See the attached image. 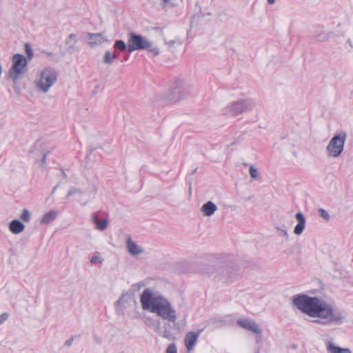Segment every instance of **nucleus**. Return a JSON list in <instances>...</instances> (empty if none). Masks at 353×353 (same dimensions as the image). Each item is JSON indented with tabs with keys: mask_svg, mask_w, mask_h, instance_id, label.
Returning <instances> with one entry per match:
<instances>
[{
	"mask_svg": "<svg viewBox=\"0 0 353 353\" xmlns=\"http://www.w3.org/2000/svg\"><path fill=\"white\" fill-rule=\"evenodd\" d=\"M292 303L305 314L316 319V323L322 325H341L347 317L344 310L321 298L297 294L292 297Z\"/></svg>",
	"mask_w": 353,
	"mask_h": 353,
	"instance_id": "obj_1",
	"label": "nucleus"
},
{
	"mask_svg": "<svg viewBox=\"0 0 353 353\" xmlns=\"http://www.w3.org/2000/svg\"><path fill=\"white\" fill-rule=\"evenodd\" d=\"M140 303L143 310L156 314L168 323H174L177 319L176 311L171 302L152 288L143 290Z\"/></svg>",
	"mask_w": 353,
	"mask_h": 353,
	"instance_id": "obj_2",
	"label": "nucleus"
},
{
	"mask_svg": "<svg viewBox=\"0 0 353 353\" xmlns=\"http://www.w3.org/2000/svg\"><path fill=\"white\" fill-rule=\"evenodd\" d=\"M58 71L50 66L39 70L37 73L34 84L36 90L42 94L50 92L58 80Z\"/></svg>",
	"mask_w": 353,
	"mask_h": 353,
	"instance_id": "obj_3",
	"label": "nucleus"
},
{
	"mask_svg": "<svg viewBox=\"0 0 353 353\" xmlns=\"http://www.w3.org/2000/svg\"><path fill=\"white\" fill-rule=\"evenodd\" d=\"M147 50L152 55L157 56L159 54V49L153 45L148 38L133 32L128 34V50L132 52L136 50Z\"/></svg>",
	"mask_w": 353,
	"mask_h": 353,
	"instance_id": "obj_4",
	"label": "nucleus"
},
{
	"mask_svg": "<svg viewBox=\"0 0 353 353\" xmlns=\"http://www.w3.org/2000/svg\"><path fill=\"white\" fill-rule=\"evenodd\" d=\"M193 86L191 83L185 79H176L167 94L166 98L168 102H176L187 97Z\"/></svg>",
	"mask_w": 353,
	"mask_h": 353,
	"instance_id": "obj_5",
	"label": "nucleus"
},
{
	"mask_svg": "<svg viewBox=\"0 0 353 353\" xmlns=\"http://www.w3.org/2000/svg\"><path fill=\"white\" fill-rule=\"evenodd\" d=\"M256 107V102L252 99H241L232 101L227 107V114L236 117L244 112L252 111Z\"/></svg>",
	"mask_w": 353,
	"mask_h": 353,
	"instance_id": "obj_6",
	"label": "nucleus"
},
{
	"mask_svg": "<svg viewBox=\"0 0 353 353\" xmlns=\"http://www.w3.org/2000/svg\"><path fill=\"white\" fill-rule=\"evenodd\" d=\"M12 63L8 75L14 82H16L27 71V60L24 55L15 54L12 57Z\"/></svg>",
	"mask_w": 353,
	"mask_h": 353,
	"instance_id": "obj_7",
	"label": "nucleus"
},
{
	"mask_svg": "<svg viewBox=\"0 0 353 353\" xmlns=\"http://www.w3.org/2000/svg\"><path fill=\"white\" fill-rule=\"evenodd\" d=\"M346 140V134L341 132L335 134L330 141L326 147V151L329 157L337 158L343 151Z\"/></svg>",
	"mask_w": 353,
	"mask_h": 353,
	"instance_id": "obj_8",
	"label": "nucleus"
},
{
	"mask_svg": "<svg viewBox=\"0 0 353 353\" xmlns=\"http://www.w3.org/2000/svg\"><path fill=\"white\" fill-rule=\"evenodd\" d=\"M96 192L97 188L94 185H91L84 190H81L76 188H72L68 191L66 198H69L71 196H75L76 200L81 205H85L94 198Z\"/></svg>",
	"mask_w": 353,
	"mask_h": 353,
	"instance_id": "obj_9",
	"label": "nucleus"
},
{
	"mask_svg": "<svg viewBox=\"0 0 353 353\" xmlns=\"http://www.w3.org/2000/svg\"><path fill=\"white\" fill-rule=\"evenodd\" d=\"M136 305V301L130 292L123 293L115 303V310L119 314L125 315L130 312Z\"/></svg>",
	"mask_w": 353,
	"mask_h": 353,
	"instance_id": "obj_10",
	"label": "nucleus"
},
{
	"mask_svg": "<svg viewBox=\"0 0 353 353\" xmlns=\"http://www.w3.org/2000/svg\"><path fill=\"white\" fill-rule=\"evenodd\" d=\"M145 324L160 336L168 339H172V334L170 331L171 326L168 323H164V327L163 328L161 320L148 317L145 319Z\"/></svg>",
	"mask_w": 353,
	"mask_h": 353,
	"instance_id": "obj_11",
	"label": "nucleus"
},
{
	"mask_svg": "<svg viewBox=\"0 0 353 353\" xmlns=\"http://www.w3.org/2000/svg\"><path fill=\"white\" fill-rule=\"evenodd\" d=\"M236 322L242 328L259 335V339H256V342L259 343L261 339L262 329L255 321L249 318H245L239 319Z\"/></svg>",
	"mask_w": 353,
	"mask_h": 353,
	"instance_id": "obj_12",
	"label": "nucleus"
},
{
	"mask_svg": "<svg viewBox=\"0 0 353 353\" xmlns=\"http://www.w3.org/2000/svg\"><path fill=\"white\" fill-rule=\"evenodd\" d=\"M126 249L131 256H139L143 253V248L135 242L132 237L128 236L126 240Z\"/></svg>",
	"mask_w": 353,
	"mask_h": 353,
	"instance_id": "obj_13",
	"label": "nucleus"
},
{
	"mask_svg": "<svg viewBox=\"0 0 353 353\" xmlns=\"http://www.w3.org/2000/svg\"><path fill=\"white\" fill-rule=\"evenodd\" d=\"M86 39L88 44L91 48L101 45L106 41L101 33H88Z\"/></svg>",
	"mask_w": 353,
	"mask_h": 353,
	"instance_id": "obj_14",
	"label": "nucleus"
},
{
	"mask_svg": "<svg viewBox=\"0 0 353 353\" xmlns=\"http://www.w3.org/2000/svg\"><path fill=\"white\" fill-rule=\"evenodd\" d=\"M199 336V332H189L185 337V345L188 352L191 351L197 343Z\"/></svg>",
	"mask_w": 353,
	"mask_h": 353,
	"instance_id": "obj_15",
	"label": "nucleus"
},
{
	"mask_svg": "<svg viewBox=\"0 0 353 353\" xmlns=\"http://www.w3.org/2000/svg\"><path fill=\"white\" fill-rule=\"evenodd\" d=\"M295 218L298 223L294 229V233L296 235H301L305 228L306 220L302 212H297L295 214Z\"/></svg>",
	"mask_w": 353,
	"mask_h": 353,
	"instance_id": "obj_16",
	"label": "nucleus"
},
{
	"mask_svg": "<svg viewBox=\"0 0 353 353\" xmlns=\"http://www.w3.org/2000/svg\"><path fill=\"white\" fill-rule=\"evenodd\" d=\"M217 210V206L212 201H208L203 204L201 211L204 216H210Z\"/></svg>",
	"mask_w": 353,
	"mask_h": 353,
	"instance_id": "obj_17",
	"label": "nucleus"
},
{
	"mask_svg": "<svg viewBox=\"0 0 353 353\" xmlns=\"http://www.w3.org/2000/svg\"><path fill=\"white\" fill-rule=\"evenodd\" d=\"M57 214L58 212L56 210H51L42 216L40 223L43 225H48L56 219Z\"/></svg>",
	"mask_w": 353,
	"mask_h": 353,
	"instance_id": "obj_18",
	"label": "nucleus"
},
{
	"mask_svg": "<svg viewBox=\"0 0 353 353\" xmlns=\"http://www.w3.org/2000/svg\"><path fill=\"white\" fill-rule=\"evenodd\" d=\"M92 221L95 225L96 229L99 231H103L106 230L109 225V221L108 219H100L96 215L92 217Z\"/></svg>",
	"mask_w": 353,
	"mask_h": 353,
	"instance_id": "obj_19",
	"label": "nucleus"
},
{
	"mask_svg": "<svg viewBox=\"0 0 353 353\" xmlns=\"http://www.w3.org/2000/svg\"><path fill=\"white\" fill-rule=\"evenodd\" d=\"M9 229L13 234H19L25 229V225L18 220H13L10 223Z\"/></svg>",
	"mask_w": 353,
	"mask_h": 353,
	"instance_id": "obj_20",
	"label": "nucleus"
},
{
	"mask_svg": "<svg viewBox=\"0 0 353 353\" xmlns=\"http://www.w3.org/2000/svg\"><path fill=\"white\" fill-rule=\"evenodd\" d=\"M327 350L331 353H352L349 348H342L334 345L332 343H329L327 345Z\"/></svg>",
	"mask_w": 353,
	"mask_h": 353,
	"instance_id": "obj_21",
	"label": "nucleus"
},
{
	"mask_svg": "<svg viewBox=\"0 0 353 353\" xmlns=\"http://www.w3.org/2000/svg\"><path fill=\"white\" fill-rule=\"evenodd\" d=\"M332 35V33L331 32L321 31L316 33L315 37L319 41L325 42L327 41Z\"/></svg>",
	"mask_w": 353,
	"mask_h": 353,
	"instance_id": "obj_22",
	"label": "nucleus"
},
{
	"mask_svg": "<svg viewBox=\"0 0 353 353\" xmlns=\"http://www.w3.org/2000/svg\"><path fill=\"white\" fill-rule=\"evenodd\" d=\"M77 42V36L76 34H70L65 39V44L70 49H74Z\"/></svg>",
	"mask_w": 353,
	"mask_h": 353,
	"instance_id": "obj_23",
	"label": "nucleus"
},
{
	"mask_svg": "<svg viewBox=\"0 0 353 353\" xmlns=\"http://www.w3.org/2000/svg\"><path fill=\"white\" fill-rule=\"evenodd\" d=\"M249 173L251 176V178L254 181H259L261 179V174L257 169L254 165H251L249 168Z\"/></svg>",
	"mask_w": 353,
	"mask_h": 353,
	"instance_id": "obj_24",
	"label": "nucleus"
},
{
	"mask_svg": "<svg viewBox=\"0 0 353 353\" xmlns=\"http://www.w3.org/2000/svg\"><path fill=\"white\" fill-rule=\"evenodd\" d=\"M179 0H162L161 4L163 8H174L178 6ZM181 1L182 0H180Z\"/></svg>",
	"mask_w": 353,
	"mask_h": 353,
	"instance_id": "obj_25",
	"label": "nucleus"
},
{
	"mask_svg": "<svg viewBox=\"0 0 353 353\" xmlns=\"http://www.w3.org/2000/svg\"><path fill=\"white\" fill-rule=\"evenodd\" d=\"M103 262V258L98 252H95L90 259V263L93 264H100Z\"/></svg>",
	"mask_w": 353,
	"mask_h": 353,
	"instance_id": "obj_26",
	"label": "nucleus"
},
{
	"mask_svg": "<svg viewBox=\"0 0 353 353\" xmlns=\"http://www.w3.org/2000/svg\"><path fill=\"white\" fill-rule=\"evenodd\" d=\"M114 59H113L112 52L110 51H106L104 54L103 61L105 64H112Z\"/></svg>",
	"mask_w": 353,
	"mask_h": 353,
	"instance_id": "obj_27",
	"label": "nucleus"
},
{
	"mask_svg": "<svg viewBox=\"0 0 353 353\" xmlns=\"http://www.w3.org/2000/svg\"><path fill=\"white\" fill-rule=\"evenodd\" d=\"M146 285V283L145 281H142L138 283H136L133 285H132L130 290L133 292H136L139 291L141 289H142L143 287Z\"/></svg>",
	"mask_w": 353,
	"mask_h": 353,
	"instance_id": "obj_28",
	"label": "nucleus"
},
{
	"mask_svg": "<svg viewBox=\"0 0 353 353\" xmlns=\"http://www.w3.org/2000/svg\"><path fill=\"white\" fill-rule=\"evenodd\" d=\"M218 273L223 277H230V268L228 266L221 267L218 270Z\"/></svg>",
	"mask_w": 353,
	"mask_h": 353,
	"instance_id": "obj_29",
	"label": "nucleus"
},
{
	"mask_svg": "<svg viewBox=\"0 0 353 353\" xmlns=\"http://www.w3.org/2000/svg\"><path fill=\"white\" fill-rule=\"evenodd\" d=\"M114 47L121 51H124L128 48V43L125 44L122 40H118L114 43Z\"/></svg>",
	"mask_w": 353,
	"mask_h": 353,
	"instance_id": "obj_30",
	"label": "nucleus"
},
{
	"mask_svg": "<svg viewBox=\"0 0 353 353\" xmlns=\"http://www.w3.org/2000/svg\"><path fill=\"white\" fill-rule=\"evenodd\" d=\"M319 215L326 221H329L330 216L327 210L323 208H319L318 210Z\"/></svg>",
	"mask_w": 353,
	"mask_h": 353,
	"instance_id": "obj_31",
	"label": "nucleus"
},
{
	"mask_svg": "<svg viewBox=\"0 0 353 353\" xmlns=\"http://www.w3.org/2000/svg\"><path fill=\"white\" fill-rule=\"evenodd\" d=\"M275 229L279 232V234L283 236L285 239H288L289 237L288 232L285 229V226L283 225L281 227L276 226Z\"/></svg>",
	"mask_w": 353,
	"mask_h": 353,
	"instance_id": "obj_32",
	"label": "nucleus"
},
{
	"mask_svg": "<svg viewBox=\"0 0 353 353\" xmlns=\"http://www.w3.org/2000/svg\"><path fill=\"white\" fill-rule=\"evenodd\" d=\"M21 219L25 222H28L30 221V212L27 209H24L22 211V213L21 215Z\"/></svg>",
	"mask_w": 353,
	"mask_h": 353,
	"instance_id": "obj_33",
	"label": "nucleus"
},
{
	"mask_svg": "<svg viewBox=\"0 0 353 353\" xmlns=\"http://www.w3.org/2000/svg\"><path fill=\"white\" fill-rule=\"evenodd\" d=\"M43 54L48 58L50 59V60L53 61H57L59 58L57 54L51 52H47L44 51L43 52Z\"/></svg>",
	"mask_w": 353,
	"mask_h": 353,
	"instance_id": "obj_34",
	"label": "nucleus"
},
{
	"mask_svg": "<svg viewBox=\"0 0 353 353\" xmlns=\"http://www.w3.org/2000/svg\"><path fill=\"white\" fill-rule=\"evenodd\" d=\"M166 353H177L176 347L175 344L172 343L168 345L166 350Z\"/></svg>",
	"mask_w": 353,
	"mask_h": 353,
	"instance_id": "obj_35",
	"label": "nucleus"
},
{
	"mask_svg": "<svg viewBox=\"0 0 353 353\" xmlns=\"http://www.w3.org/2000/svg\"><path fill=\"white\" fill-rule=\"evenodd\" d=\"M25 48H26V52L28 57L30 59H31L33 57V52H32L31 47L28 43H26L25 46Z\"/></svg>",
	"mask_w": 353,
	"mask_h": 353,
	"instance_id": "obj_36",
	"label": "nucleus"
},
{
	"mask_svg": "<svg viewBox=\"0 0 353 353\" xmlns=\"http://www.w3.org/2000/svg\"><path fill=\"white\" fill-rule=\"evenodd\" d=\"M46 154H43L41 159L38 162V164L41 168H44L46 165Z\"/></svg>",
	"mask_w": 353,
	"mask_h": 353,
	"instance_id": "obj_37",
	"label": "nucleus"
},
{
	"mask_svg": "<svg viewBox=\"0 0 353 353\" xmlns=\"http://www.w3.org/2000/svg\"><path fill=\"white\" fill-rule=\"evenodd\" d=\"M8 317V314L7 313H3L0 315V325H1L4 321L7 320Z\"/></svg>",
	"mask_w": 353,
	"mask_h": 353,
	"instance_id": "obj_38",
	"label": "nucleus"
},
{
	"mask_svg": "<svg viewBox=\"0 0 353 353\" xmlns=\"http://www.w3.org/2000/svg\"><path fill=\"white\" fill-rule=\"evenodd\" d=\"M112 54L113 59L114 60H117L118 54L116 52H112Z\"/></svg>",
	"mask_w": 353,
	"mask_h": 353,
	"instance_id": "obj_39",
	"label": "nucleus"
},
{
	"mask_svg": "<svg viewBox=\"0 0 353 353\" xmlns=\"http://www.w3.org/2000/svg\"><path fill=\"white\" fill-rule=\"evenodd\" d=\"M72 340L70 339V340H68L66 342H65V345H68V346H70L71 344H72Z\"/></svg>",
	"mask_w": 353,
	"mask_h": 353,
	"instance_id": "obj_40",
	"label": "nucleus"
},
{
	"mask_svg": "<svg viewBox=\"0 0 353 353\" xmlns=\"http://www.w3.org/2000/svg\"><path fill=\"white\" fill-rule=\"evenodd\" d=\"M267 1L270 4H274L275 3V0H267Z\"/></svg>",
	"mask_w": 353,
	"mask_h": 353,
	"instance_id": "obj_41",
	"label": "nucleus"
}]
</instances>
